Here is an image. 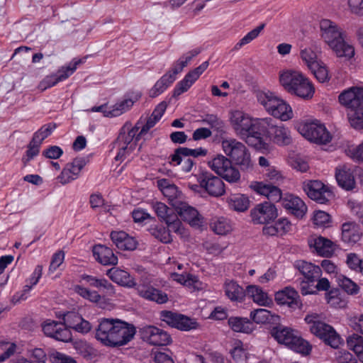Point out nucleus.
Here are the masks:
<instances>
[{"instance_id": "obj_48", "label": "nucleus", "mask_w": 363, "mask_h": 363, "mask_svg": "<svg viewBox=\"0 0 363 363\" xmlns=\"http://www.w3.org/2000/svg\"><path fill=\"white\" fill-rule=\"evenodd\" d=\"M174 82V79L170 75H162L149 90V96L155 98L162 94Z\"/></svg>"}, {"instance_id": "obj_7", "label": "nucleus", "mask_w": 363, "mask_h": 363, "mask_svg": "<svg viewBox=\"0 0 363 363\" xmlns=\"http://www.w3.org/2000/svg\"><path fill=\"white\" fill-rule=\"evenodd\" d=\"M272 336L280 344H283L303 354H308L311 350L309 343L301 337L299 333L289 327L277 325L272 328Z\"/></svg>"}, {"instance_id": "obj_46", "label": "nucleus", "mask_w": 363, "mask_h": 363, "mask_svg": "<svg viewBox=\"0 0 363 363\" xmlns=\"http://www.w3.org/2000/svg\"><path fill=\"white\" fill-rule=\"evenodd\" d=\"M250 319L257 324H267L279 320V316L264 308H257L250 313Z\"/></svg>"}, {"instance_id": "obj_61", "label": "nucleus", "mask_w": 363, "mask_h": 363, "mask_svg": "<svg viewBox=\"0 0 363 363\" xmlns=\"http://www.w3.org/2000/svg\"><path fill=\"white\" fill-rule=\"evenodd\" d=\"M313 223L318 227L326 228L330 223V216L325 211H316L313 213Z\"/></svg>"}, {"instance_id": "obj_32", "label": "nucleus", "mask_w": 363, "mask_h": 363, "mask_svg": "<svg viewBox=\"0 0 363 363\" xmlns=\"http://www.w3.org/2000/svg\"><path fill=\"white\" fill-rule=\"evenodd\" d=\"M354 169L351 165L343 164L336 168L335 178L342 188L346 190L354 188Z\"/></svg>"}, {"instance_id": "obj_59", "label": "nucleus", "mask_w": 363, "mask_h": 363, "mask_svg": "<svg viewBox=\"0 0 363 363\" xmlns=\"http://www.w3.org/2000/svg\"><path fill=\"white\" fill-rule=\"evenodd\" d=\"M300 57L308 69L319 61L317 60V55L315 52L311 48H304L301 49Z\"/></svg>"}, {"instance_id": "obj_28", "label": "nucleus", "mask_w": 363, "mask_h": 363, "mask_svg": "<svg viewBox=\"0 0 363 363\" xmlns=\"http://www.w3.org/2000/svg\"><path fill=\"white\" fill-rule=\"evenodd\" d=\"M138 294L142 298L155 302L158 304H163L168 301L167 294L150 285L139 284L136 286Z\"/></svg>"}, {"instance_id": "obj_14", "label": "nucleus", "mask_w": 363, "mask_h": 363, "mask_svg": "<svg viewBox=\"0 0 363 363\" xmlns=\"http://www.w3.org/2000/svg\"><path fill=\"white\" fill-rule=\"evenodd\" d=\"M140 127L138 123L133 128H131L127 133H120L118 138V152L115 159L116 160H123L127 155L132 152L136 147L137 142L142 135L138 133Z\"/></svg>"}, {"instance_id": "obj_20", "label": "nucleus", "mask_w": 363, "mask_h": 363, "mask_svg": "<svg viewBox=\"0 0 363 363\" xmlns=\"http://www.w3.org/2000/svg\"><path fill=\"white\" fill-rule=\"evenodd\" d=\"M116 319L102 318L96 328L95 337L103 345L112 347Z\"/></svg>"}, {"instance_id": "obj_12", "label": "nucleus", "mask_w": 363, "mask_h": 363, "mask_svg": "<svg viewBox=\"0 0 363 363\" xmlns=\"http://www.w3.org/2000/svg\"><path fill=\"white\" fill-rule=\"evenodd\" d=\"M152 207L157 217L166 223L172 231L179 235L181 238H185L189 236V233L183 226L182 222L175 213V209L169 208L162 202L155 201L152 203Z\"/></svg>"}, {"instance_id": "obj_17", "label": "nucleus", "mask_w": 363, "mask_h": 363, "mask_svg": "<svg viewBox=\"0 0 363 363\" xmlns=\"http://www.w3.org/2000/svg\"><path fill=\"white\" fill-rule=\"evenodd\" d=\"M86 165V160L84 157H76L68 162L57 177V180L62 185H65L78 179L82 169Z\"/></svg>"}, {"instance_id": "obj_58", "label": "nucleus", "mask_w": 363, "mask_h": 363, "mask_svg": "<svg viewBox=\"0 0 363 363\" xmlns=\"http://www.w3.org/2000/svg\"><path fill=\"white\" fill-rule=\"evenodd\" d=\"M56 128L55 123H47L43 125L38 130L34 133L33 140L42 144L43 141L51 135L52 131Z\"/></svg>"}, {"instance_id": "obj_47", "label": "nucleus", "mask_w": 363, "mask_h": 363, "mask_svg": "<svg viewBox=\"0 0 363 363\" xmlns=\"http://www.w3.org/2000/svg\"><path fill=\"white\" fill-rule=\"evenodd\" d=\"M227 202L231 209L239 212L247 211L250 206L249 198L241 194H231L227 199Z\"/></svg>"}, {"instance_id": "obj_56", "label": "nucleus", "mask_w": 363, "mask_h": 363, "mask_svg": "<svg viewBox=\"0 0 363 363\" xmlns=\"http://www.w3.org/2000/svg\"><path fill=\"white\" fill-rule=\"evenodd\" d=\"M339 286L345 291L348 294H357L359 291V286L352 279L343 275L337 277Z\"/></svg>"}, {"instance_id": "obj_5", "label": "nucleus", "mask_w": 363, "mask_h": 363, "mask_svg": "<svg viewBox=\"0 0 363 363\" xmlns=\"http://www.w3.org/2000/svg\"><path fill=\"white\" fill-rule=\"evenodd\" d=\"M256 97L258 103L272 116L281 121H288L294 118L291 105L284 99L269 91H259Z\"/></svg>"}, {"instance_id": "obj_35", "label": "nucleus", "mask_w": 363, "mask_h": 363, "mask_svg": "<svg viewBox=\"0 0 363 363\" xmlns=\"http://www.w3.org/2000/svg\"><path fill=\"white\" fill-rule=\"evenodd\" d=\"M157 186L171 205L174 207V203H180L182 193L177 186L167 179H161L157 181Z\"/></svg>"}, {"instance_id": "obj_45", "label": "nucleus", "mask_w": 363, "mask_h": 363, "mask_svg": "<svg viewBox=\"0 0 363 363\" xmlns=\"http://www.w3.org/2000/svg\"><path fill=\"white\" fill-rule=\"evenodd\" d=\"M167 106V103L162 101L155 107L152 114L147 119L145 124L143 125V127L140 128V134H146L150 129H151L156 125V123L161 119V118L164 115Z\"/></svg>"}, {"instance_id": "obj_22", "label": "nucleus", "mask_w": 363, "mask_h": 363, "mask_svg": "<svg viewBox=\"0 0 363 363\" xmlns=\"http://www.w3.org/2000/svg\"><path fill=\"white\" fill-rule=\"evenodd\" d=\"M174 208L183 220L187 222L191 226L199 228L202 225L203 218L198 211L193 206H191L184 201L174 203Z\"/></svg>"}, {"instance_id": "obj_53", "label": "nucleus", "mask_w": 363, "mask_h": 363, "mask_svg": "<svg viewBox=\"0 0 363 363\" xmlns=\"http://www.w3.org/2000/svg\"><path fill=\"white\" fill-rule=\"evenodd\" d=\"M309 69L319 82L324 83L330 80L328 68L323 62L318 61Z\"/></svg>"}, {"instance_id": "obj_42", "label": "nucleus", "mask_w": 363, "mask_h": 363, "mask_svg": "<svg viewBox=\"0 0 363 363\" xmlns=\"http://www.w3.org/2000/svg\"><path fill=\"white\" fill-rule=\"evenodd\" d=\"M200 52V49L196 48L185 53L178 60L172 64V67L165 73V74L170 75L174 79V82L177 79V75L181 72L192 58L199 55Z\"/></svg>"}, {"instance_id": "obj_8", "label": "nucleus", "mask_w": 363, "mask_h": 363, "mask_svg": "<svg viewBox=\"0 0 363 363\" xmlns=\"http://www.w3.org/2000/svg\"><path fill=\"white\" fill-rule=\"evenodd\" d=\"M259 136L263 142H266V138L279 146H286L292 143L289 128L283 124L277 125L270 117L264 118Z\"/></svg>"}, {"instance_id": "obj_34", "label": "nucleus", "mask_w": 363, "mask_h": 363, "mask_svg": "<svg viewBox=\"0 0 363 363\" xmlns=\"http://www.w3.org/2000/svg\"><path fill=\"white\" fill-rule=\"evenodd\" d=\"M95 259L103 265H116L118 257L112 249L103 245H96L92 250Z\"/></svg>"}, {"instance_id": "obj_50", "label": "nucleus", "mask_w": 363, "mask_h": 363, "mask_svg": "<svg viewBox=\"0 0 363 363\" xmlns=\"http://www.w3.org/2000/svg\"><path fill=\"white\" fill-rule=\"evenodd\" d=\"M325 298L327 303L334 308H345L347 305V298L336 289L326 293Z\"/></svg>"}, {"instance_id": "obj_60", "label": "nucleus", "mask_w": 363, "mask_h": 363, "mask_svg": "<svg viewBox=\"0 0 363 363\" xmlns=\"http://www.w3.org/2000/svg\"><path fill=\"white\" fill-rule=\"evenodd\" d=\"M198 325V323L194 319L181 314L179 320L177 322L175 328L180 330L188 331L197 328Z\"/></svg>"}, {"instance_id": "obj_18", "label": "nucleus", "mask_w": 363, "mask_h": 363, "mask_svg": "<svg viewBox=\"0 0 363 363\" xmlns=\"http://www.w3.org/2000/svg\"><path fill=\"white\" fill-rule=\"evenodd\" d=\"M140 333L144 341L155 346L167 345L172 341L170 335L166 331L153 325L141 328Z\"/></svg>"}, {"instance_id": "obj_2", "label": "nucleus", "mask_w": 363, "mask_h": 363, "mask_svg": "<svg viewBox=\"0 0 363 363\" xmlns=\"http://www.w3.org/2000/svg\"><path fill=\"white\" fill-rule=\"evenodd\" d=\"M320 32L321 39L336 57L350 60L354 56V48L345 40L344 33L336 23L329 19L321 20Z\"/></svg>"}, {"instance_id": "obj_3", "label": "nucleus", "mask_w": 363, "mask_h": 363, "mask_svg": "<svg viewBox=\"0 0 363 363\" xmlns=\"http://www.w3.org/2000/svg\"><path fill=\"white\" fill-rule=\"evenodd\" d=\"M86 284L99 291L91 290L83 285H76L74 291L83 298L96 303L98 306L105 308L109 305V298L115 294L114 286L106 279H99L94 276L85 275L82 277Z\"/></svg>"}, {"instance_id": "obj_21", "label": "nucleus", "mask_w": 363, "mask_h": 363, "mask_svg": "<svg viewBox=\"0 0 363 363\" xmlns=\"http://www.w3.org/2000/svg\"><path fill=\"white\" fill-rule=\"evenodd\" d=\"M135 333L136 329L133 324L116 319L113 338L115 342H113L112 347L127 345L133 339Z\"/></svg>"}, {"instance_id": "obj_24", "label": "nucleus", "mask_w": 363, "mask_h": 363, "mask_svg": "<svg viewBox=\"0 0 363 363\" xmlns=\"http://www.w3.org/2000/svg\"><path fill=\"white\" fill-rule=\"evenodd\" d=\"M42 327L43 333L48 337L62 342L72 340L70 330L62 323L48 320L43 324Z\"/></svg>"}, {"instance_id": "obj_54", "label": "nucleus", "mask_w": 363, "mask_h": 363, "mask_svg": "<svg viewBox=\"0 0 363 363\" xmlns=\"http://www.w3.org/2000/svg\"><path fill=\"white\" fill-rule=\"evenodd\" d=\"M40 147V143L33 139L30 140L24 155L22 157V162L24 166H27L32 160L38 155Z\"/></svg>"}, {"instance_id": "obj_43", "label": "nucleus", "mask_w": 363, "mask_h": 363, "mask_svg": "<svg viewBox=\"0 0 363 363\" xmlns=\"http://www.w3.org/2000/svg\"><path fill=\"white\" fill-rule=\"evenodd\" d=\"M362 237L359 227L354 222H347L342 225V240L348 244L357 243Z\"/></svg>"}, {"instance_id": "obj_51", "label": "nucleus", "mask_w": 363, "mask_h": 363, "mask_svg": "<svg viewBox=\"0 0 363 363\" xmlns=\"http://www.w3.org/2000/svg\"><path fill=\"white\" fill-rule=\"evenodd\" d=\"M347 345L348 348L356 354L359 361L363 362V337L352 334L347 338Z\"/></svg>"}, {"instance_id": "obj_4", "label": "nucleus", "mask_w": 363, "mask_h": 363, "mask_svg": "<svg viewBox=\"0 0 363 363\" xmlns=\"http://www.w3.org/2000/svg\"><path fill=\"white\" fill-rule=\"evenodd\" d=\"M338 100L347 108L351 125L355 129H362L363 87L354 86L345 89L340 94Z\"/></svg>"}, {"instance_id": "obj_33", "label": "nucleus", "mask_w": 363, "mask_h": 363, "mask_svg": "<svg viewBox=\"0 0 363 363\" xmlns=\"http://www.w3.org/2000/svg\"><path fill=\"white\" fill-rule=\"evenodd\" d=\"M308 244L322 257H331L336 250L335 242L322 236L311 238L308 240Z\"/></svg>"}, {"instance_id": "obj_38", "label": "nucleus", "mask_w": 363, "mask_h": 363, "mask_svg": "<svg viewBox=\"0 0 363 363\" xmlns=\"http://www.w3.org/2000/svg\"><path fill=\"white\" fill-rule=\"evenodd\" d=\"M107 275L115 283L128 288L136 287L134 278L127 272L119 268H111L108 270Z\"/></svg>"}, {"instance_id": "obj_40", "label": "nucleus", "mask_w": 363, "mask_h": 363, "mask_svg": "<svg viewBox=\"0 0 363 363\" xmlns=\"http://www.w3.org/2000/svg\"><path fill=\"white\" fill-rule=\"evenodd\" d=\"M111 239L116 246L121 250H133L136 248L137 242L134 238L124 231H113Z\"/></svg>"}, {"instance_id": "obj_64", "label": "nucleus", "mask_w": 363, "mask_h": 363, "mask_svg": "<svg viewBox=\"0 0 363 363\" xmlns=\"http://www.w3.org/2000/svg\"><path fill=\"white\" fill-rule=\"evenodd\" d=\"M82 318V316L76 312H68L64 315V325L66 328L74 329Z\"/></svg>"}, {"instance_id": "obj_37", "label": "nucleus", "mask_w": 363, "mask_h": 363, "mask_svg": "<svg viewBox=\"0 0 363 363\" xmlns=\"http://www.w3.org/2000/svg\"><path fill=\"white\" fill-rule=\"evenodd\" d=\"M246 294L253 302L260 306L270 307L273 305L272 298L257 285H249L246 288Z\"/></svg>"}, {"instance_id": "obj_39", "label": "nucleus", "mask_w": 363, "mask_h": 363, "mask_svg": "<svg viewBox=\"0 0 363 363\" xmlns=\"http://www.w3.org/2000/svg\"><path fill=\"white\" fill-rule=\"evenodd\" d=\"M295 266L303 276L304 279L311 282H315L322 274L320 267L311 262L299 260L296 262Z\"/></svg>"}, {"instance_id": "obj_9", "label": "nucleus", "mask_w": 363, "mask_h": 363, "mask_svg": "<svg viewBox=\"0 0 363 363\" xmlns=\"http://www.w3.org/2000/svg\"><path fill=\"white\" fill-rule=\"evenodd\" d=\"M306 323L309 325L311 333L323 340V342L333 348H337L342 340L330 325L321 321L316 313L308 314L305 317Z\"/></svg>"}, {"instance_id": "obj_30", "label": "nucleus", "mask_w": 363, "mask_h": 363, "mask_svg": "<svg viewBox=\"0 0 363 363\" xmlns=\"http://www.w3.org/2000/svg\"><path fill=\"white\" fill-rule=\"evenodd\" d=\"M250 188L257 194L264 196L274 202L279 201L281 198V191L277 186L263 182L253 181L250 183Z\"/></svg>"}, {"instance_id": "obj_55", "label": "nucleus", "mask_w": 363, "mask_h": 363, "mask_svg": "<svg viewBox=\"0 0 363 363\" xmlns=\"http://www.w3.org/2000/svg\"><path fill=\"white\" fill-rule=\"evenodd\" d=\"M266 24L264 23H262L259 24L258 26L248 32L240 40V41L235 45V48L240 49L242 46L249 44L252 40L256 39L261 32L264 30L265 28Z\"/></svg>"}, {"instance_id": "obj_41", "label": "nucleus", "mask_w": 363, "mask_h": 363, "mask_svg": "<svg viewBox=\"0 0 363 363\" xmlns=\"http://www.w3.org/2000/svg\"><path fill=\"white\" fill-rule=\"evenodd\" d=\"M302 72L296 69H284L279 72V82L284 89L291 93Z\"/></svg>"}, {"instance_id": "obj_15", "label": "nucleus", "mask_w": 363, "mask_h": 363, "mask_svg": "<svg viewBox=\"0 0 363 363\" xmlns=\"http://www.w3.org/2000/svg\"><path fill=\"white\" fill-rule=\"evenodd\" d=\"M197 182L208 195L219 197L225 193V185L223 180L209 172H202L197 176Z\"/></svg>"}, {"instance_id": "obj_63", "label": "nucleus", "mask_w": 363, "mask_h": 363, "mask_svg": "<svg viewBox=\"0 0 363 363\" xmlns=\"http://www.w3.org/2000/svg\"><path fill=\"white\" fill-rule=\"evenodd\" d=\"M181 314L173 313L168 311H162L160 313V319L165 322L168 325L175 328L177 322L179 320Z\"/></svg>"}, {"instance_id": "obj_11", "label": "nucleus", "mask_w": 363, "mask_h": 363, "mask_svg": "<svg viewBox=\"0 0 363 363\" xmlns=\"http://www.w3.org/2000/svg\"><path fill=\"white\" fill-rule=\"evenodd\" d=\"M297 130L306 139L317 144H327L332 140L325 126L317 120L300 122Z\"/></svg>"}, {"instance_id": "obj_25", "label": "nucleus", "mask_w": 363, "mask_h": 363, "mask_svg": "<svg viewBox=\"0 0 363 363\" xmlns=\"http://www.w3.org/2000/svg\"><path fill=\"white\" fill-rule=\"evenodd\" d=\"M142 96L140 91H133L123 98L118 100L112 106L110 107L109 114L111 118L118 117L128 111Z\"/></svg>"}, {"instance_id": "obj_6", "label": "nucleus", "mask_w": 363, "mask_h": 363, "mask_svg": "<svg viewBox=\"0 0 363 363\" xmlns=\"http://www.w3.org/2000/svg\"><path fill=\"white\" fill-rule=\"evenodd\" d=\"M220 144L225 156L231 162L238 166L242 170H249L253 168L254 162L251 153L243 143L233 138H228L222 139Z\"/></svg>"}, {"instance_id": "obj_52", "label": "nucleus", "mask_w": 363, "mask_h": 363, "mask_svg": "<svg viewBox=\"0 0 363 363\" xmlns=\"http://www.w3.org/2000/svg\"><path fill=\"white\" fill-rule=\"evenodd\" d=\"M232 358L236 362H241L247 359V348L245 345L243 344L239 340H235L232 344V348L230 350Z\"/></svg>"}, {"instance_id": "obj_57", "label": "nucleus", "mask_w": 363, "mask_h": 363, "mask_svg": "<svg viewBox=\"0 0 363 363\" xmlns=\"http://www.w3.org/2000/svg\"><path fill=\"white\" fill-rule=\"evenodd\" d=\"M170 230L169 228L167 229L164 226H155L150 229V233L160 242L170 243L172 241V238L169 233Z\"/></svg>"}, {"instance_id": "obj_13", "label": "nucleus", "mask_w": 363, "mask_h": 363, "mask_svg": "<svg viewBox=\"0 0 363 363\" xmlns=\"http://www.w3.org/2000/svg\"><path fill=\"white\" fill-rule=\"evenodd\" d=\"M86 57L82 59L74 58L67 65L61 67L56 73L46 76L39 83L38 89L43 91L55 86L60 82L66 80L77 69V67L85 62Z\"/></svg>"}, {"instance_id": "obj_44", "label": "nucleus", "mask_w": 363, "mask_h": 363, "mask_svg": "<svg viewBox=\"0 0 363 363\" xmlns=\"http://www.w3.org/2000/svg\"><path fill=\"white\" fill-rule=\"evenodd\" d=\"M228 324L235 333L250 334L255 329L252 322L247 318L231 316L228 320Z\"/></svg>"}, {"instance_id": "obj_36", "label": "nucleus", "mask_w": 363, "mask_h": 363, "mask_svg": "<svg viewBox=\"0 0 363 363\" xmlns=\"http://www.w3.org/2000/svg\"><path fill=\"white\" fill-rule=\"evenodd\" d=\"M225 295L233 302L241 303L246 296V289L232 279H226L223 284Z\"/></svg>"}, {"instance_id": "obj_19", "label": "nucleus", "mask_w": 363, "mask_h": 363, "mask_svg": "<svg viewBox=\"0 0 363 363\" xmlns=\"http://www.w3.org/2000/svg\"><path fill=\"white\" fill-rule=\"evenodd\" d=\"M209 65L208 61L203 62L196 68L189 71L175 86L173 90V96L178 97L186 92L191 86L199 79L200 76L206 70Z\"/></svg>"}, {"instance_id": "obj_31", "label": "nucleus", "mask_w": 363, "mask_h": 363, "mask_svg": "<svg viewBox=\"0 0 363 363\" xmlns=\"http://www.w3.org/2000/svg\"><path fill=\"white\" fill-rule=\"evenodd\" d=\"M208 150L203 147H199L196 149H191L185 147H180L177 148L174 153L169 156V164L172 166H177L181 164L182 157H204L207 155Z\"/></svg>"}, {"instance_id": "obj_49", "label": "nucleus", "mask_w": 363, "mask_h": 363, "mask_svg": "<svg viewBox=\"0 0 363 363\" xmlns=\"http://www.w3.org/2000/svg\"><path fill=\"white\" fill-rule=\"evenodd\" d=\"M210 226L214 233L220 235H227L233 230L230 221L224 217L213 218Z\"/></svg>"}, {"instance_id": "obj_27", "label": "nucleus", "mask_w": 363, "mask_h": 363, "mask_svg": "<svg viewBox=\"0 0 363 363\" xmlns=\"http://www.w3.org/2000/svg\"><path fill=\"white\" fill-rule=\"evenodd\" d=\"M299 298L298 293L292 287H285L274 295V299L278 305L287 306L292 309L301 307Z\"/></svg>"}, {"instance_id": "obj_29", "label": "nucleus", "mask_w": 363, "mask_h": 363, "mask_svg": "<svg viewBox=\"0 0 363 363\" xmlns=\"http://www.w3.org/2000/svg\"><path fill=\"white\" fill-rule=\"evenodd\" d=\"M315 91V89L313 82L302 73L290 94L308 101L313 97Z\"/></svg>"}, {"instance_id": "obj_1", "label": "nucleus", "mask_w": 363, "mask_h": 363, "mask_svg": "<svg viewBox=\"0 0 363 363\" xmlns=\"http://www.w3.org/2000/svg\"><path fill=\"white\" fill-rule=\"evenodd\" d=\"M264 118H255L242 110L229 112L228 121L235 134L248 145L261 152H267L270 145L259 136Z\"/></svg>"}, {"instance_id": "obj_62", "label": "nucleus", "mask_w": 363, "mask_h": 363, "mask_svg": "<svg viewBox=\"0 0 363 363\" xmlns=\"http://www.w3.org/2000/svg\"><path fill=\"white\" fill-rule=\"evenodd\" d=\"M347 5L350 13L363 16V0H347Z\"/></svg>"}, {"instance_id": "obj_10", "label": "nucleus", "mask_w": 363, "mask_h": 363, "mask_svg": "<svg viewBox=\"0 0 363 363\" xmlns=\"http://www.w3.org/2000/svg\"><path fill=\"white\" fill-rule=\"evenodd\" d=\"M208 165L221 179L231 184L240 183L241 174L239 169L223 155H216L208 161Z\"/></svg>"}, {"instance_id": "obj_23", "label": "nucleus", "mask_w": 363, "mask_h": 363, "mask_svg": "<svg viewBox=\"0 0 363 363\" xmlns=\"http://www.w3.org/2000/svg\"><path fill=\"white\" fill-rule=\"evenodd\" d=\"M277 216V211L274 204L264 202L257 205L251 211L252 220L257 224L267 223Z\"/></svg>"}, {"instance_id": "obj_16", "label": "nucleus", "mask_w": 363, "mask_h": 363, "mask_svg": "<svg viewBox=\"0 0 363 363\" xmlns=\"http://www.w3.org/2000/svg\"><path fill=\"white\" fill-rule=\"evenodd\" d=\"M303 189L310 199L320 203H326L333 196L331 187L318 180L303 182Z\"/></svg>"}, {"instance_id": "obj_26", "label": "nucleus", "mask_w": 363, "mask_h": 363, "mask_svg": "<svg viewBox=\"0 0 363 363\" xmlns=\"http://www.w3.org/2000/svg\"><path fill=\"white\" fill-rule=\"evenodd\" d=\"M283 207L298 218H303L307 212L306 203L299 197L286 194L279 200Z\"/></svg>"}]
</instances>
